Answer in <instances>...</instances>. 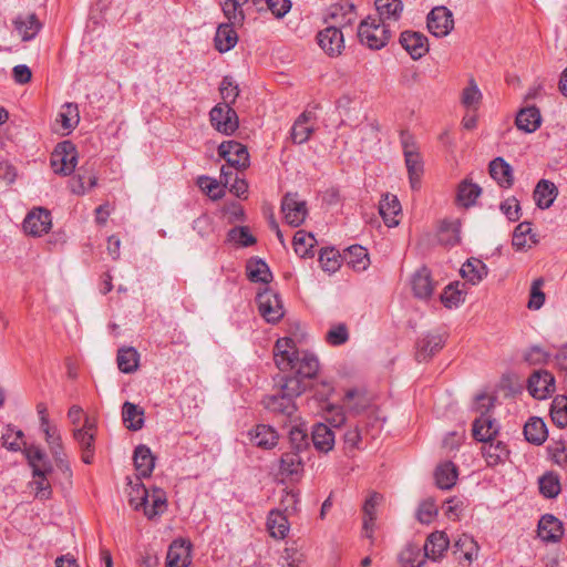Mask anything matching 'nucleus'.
I'll return each instance as SVG.
<instances>
[{
  "mask_svg": "<svg viewBox=\"0 0 567 567\" xmlns=\"http://www.w3.org/2000/svg\"><path fill=\"white\" fill-rule=\"evenodd\" d=\"M542 117L537 107L522 109L516 115V126L526 133H533L540 126Z\"/></svg>",
  "mask_w": 567,
  "mask_h": 567,
  "instance_id": "obj_37",
  "label": "nucleus"
},
{
  "mask_svg": "<svg viewBox=\"0 0 567 567\" xmlns=\"http://www.w3.org/2000/svg\"><path fill=\"white\" fill-rule=\"evenodd\" d=\"M267 528L271 537L284 539L289 533L290 524L280 511L272 509L267 517Z\"/></svg>",
  "mask_w": 567,
  "mask_h": 567,
  "instance_id": "obj_38",
  "label": "nucleus"
},
{
  "mask_svg": "<svg viewBox=\"0 0 567 567\" xmlns=\"http://www.w3.org/2000/svg\"><path fill=\"white\" fill-rule=\"evenodd\" d=\"M249 434L251 442L261 449H272L278 442V434L270 425L258 424Z\"/></svg>",
  "mask_w": 567,
  "mask_h": 567,
  "instance_id": "obj_30",
  "label": "nucleus"
},
{
  "mask_svg": "<svg viewBox=\"0 0 567 567\" xmlns=\"http://www.w3.org/2000/svg\"><path fill=\"white\" fill-rule=\"evenodd\" d=\"M236 24L237 23L228 21L227 23H220L218 25L214 38L215 48L218 52H228L237 44L238 35L234 29Z\"/></svg>",
  "mask_w": 567,
  "mask_h": 567,
  "instance_id": "obj_23",
  "label": "nucleus"
},
{
  "mask_svg": "<svg viewBox=\"0 0 567 567\" xmlns=\"http://www.w3.org/2000/svg\"><path fill=\"white\" fill-rule=\"evenodd\" d=\"M527 390L537 400H545L555 391V378L546 370L534 371L528 378Z\"/></svg>",
  "mask_w": 567,
  "mask_h": 567,
  "instance_id": "obj_10",
  "label": "nucleus"
},
{
  "mask_svg": "<svg viewBox=\"0 0 567 567\" xmlns=\"http://www.w3.org/2000/svg\"><path fill=\"white\" fill-rule=\"evenodd\" d=\"M344 259L355 271L365 270L370 264L368 250L360 245L350 246L344 252Z\"/></svg>",
  "mask_w": 567,
  "mask_h": 567,
  "instance_id": "obj_43",
  "label": "nucleus"
},
{
  "mask_svg": "<svg viewBox=\"0 0 567 567\" xmlns=\"http://www.w3.org/2000/svg\"><path fill=\"white\" fill-rule=\"evenodd\" d=\"M461 224L458 220H444L439 229V241L443 246L453 247L461 241Z\"/></svg>",
  "mask_w": 567,
  "mask_h": 567,
  "instance_id": "obj_45",
  "label": "nucleus"
},
{
  "mask_svg": "<svg viewBox=\"0 0 567 567\" xmlns=\"http://www.w3.org/2000/svg\"><path fill=\"white\" fill-rule=\"evenodd\" d=\"M481 192L482 189L478 185L465 179L458 185L456 200L460 205L470 207L475 203Z\"/></svg>",
  "mask_w": 567,
  "mask_h": 567,
  "instance_id": "obj_56",
  "label": "nucleus"
},
{
  "mask_svg": "<svg viewBox=\"0 0 567 567\" xmlns=\"http://www.w3.org/2000/svg\"><path fill=\"white\" fill-rule=\"evenodd\" d=\"M357 392L354 390H349L346 393L344 400H343V406H334L331 405L327 410V421L333 426V427H340L344 424L347 417L344 413V408L349 409L350 411L354 413H359L361 410H363V405H352L351 401L354 399Z\"/></svg>",
  "mask_w": 567,
  "mask_h": 567,
  "instance_id": "obj_18",
  "label": "nucleus"
},
{
  "mask_svg": "<svg viewBox=\"0 0 567 567\" xmlns=\"http://www.w3.org/2000/svg\"><path fill=\"white\" fill-rule=\"evenodd\" d=\"M317 240L315 236L305 230H298L293 236V248L297 255L301 258L312 257L315 255L313 248Z\"/></svg>",
  "mask_w": 567,
  "mask_h": 567,
  "instance_id": "obj_51",
  "label": "nucleus"
},
{
  "mask_svg": "<svg viewBox=\"0 0 567 567\" xmlns=\"http://www.w3.org/2000/svg\"><path fill=\"white\" fill-rule=\"evenodd\" d=\"M262 403L267 410L286 416H291L297 410L291 398L282 392L265 396Z\"/></svg>",
  "mask_w": 567,
  "mask_h": 567,
  "instance_id": "obj_27",
  "label": "nucleus"
},
{
  "mask_svg": "<svg viewBox=\"0 0 567 567\" xmlns=\"http://www.w3.org/2000/svg\"><path fill=\"white\" fill-rule=\"evenodd\" d=\"M482 100V93L474 79H470L468 85L462 91L461 102L466 109L477 110Z\"/></svg>",
  "mask_w": 567,
  "mask_h": 567,
  "instance_id": "obj_58",
  "label": "nucleus"
},
{
  "mask_svg": "<svg viewBox=\"0 0 567 567\" xmlns=\"http://www.w3.org/2000/svg\"><path fill=\"white\" fill-rule=\"evenodd\" d=\"M190 550V543L174 540L167 550L166 567H188L192 563Z\"/></svg>",
  "mask_w": 567,
  "mask_h": 567,
  "instance_id": "obj_16",
  "label": "nucleus"
},
{
  "mask_svg": "<svg viewBox=\"0 0 567 567\" xmlns=\"http://www.w3.org/2000/svg\"><path fill=\"white\" fill-rule=\"evenodd\" d=\"M290 450L302 453L309 449L307 431L300 426H293L289 431Z\"/></svg>",
  "mask_w": 567,
  "mask_h": 567,
  "instance_id": "obj_62",
  "label": "nucleus"
},
{
  "mask_svg": "<svg viewBox=\"0 0 567 567\" xmlns=\"http://www.w3.org/2000/svg\"><path fill=\"white\" fill-rule=\"evenodd\" d=\"M167 508V498L166 493L159 488L155 487L150 493V498L146 505L143 507L144 515L148 519H153L156 516L163 514Z\"/></svg>",
  "mask_w": 567,
  "mask_h": 567,
  "instance_id": "obj_36",
  "label": "nucleus"
},
{
  "mask_svg": "<svg viewBox=\"0 0 567 567\" xmlns=\"http://www.w3.org/2000/svg\"><path fill=\"white\" fill-rule=\"evenodd\" d=\"M197 185L214 200L220 199L225 195V192L220 187L219 183L208 176H199L197 179Z\"/></svg>",
  "mask_w": 567,
  "mask_h": 567,
  "instance_id": "obj_64",
  "label": "nucleus"
},
{
  "mask_svg": "<svg viewBox=\"0 0 567 567\" xmlns=\"http://www.w3.org/2000/svg\"><path fill=\"white\" fill-rule=\"evenodd\" d=\"M148 498L150 492L143 483H136L128 493V503L135 511L143 509Z\"/></svg>",
  "mask_w": 567,
  "mask_h": 567,
  "instance_id": "obj_61",
  "label": "nucleus"
},
{
  "mask_svg": "<svg viewBox=\"0 0 567 567\" xmlns=\"http://www.w3.org/2000/svg\"><path fill=\"white\" fill-rule=\"evenodd\" d=\"M303 561L305 555L296 542L287 545L278 558V565L281 567H300Z\"/></svg>",
  "mask_w": 567,
  "mask_h": 567,
  "instance_id": "obj_54",
  "label": "nucleus"
},
{
  "mask_svg": "<svg viewBox=\"0 0 567 567\" xmlns=\"http://www.w3.org/2000/svg\"><path fill=\"white\" fill-rule=\"evenodd\" d=\"M212 126L224 135H231L239 126V120L233 106L216 104L209 112Z\"/></svg>",
  "mask_w": 567,
  "mask_h": 567,
  "instance_id": "obj_7",
  "label": "nucleus"
},
{
  "mask_svg": "<svg viewBox=\"0 0 567 567\" xmlns=\"http://www.w3.org/2000/svg\"><path fill=\"white\" fill-rule=\"evenodd\" d=\"M450 545V540L444 532H433L431 533L423 546V553L426 558L432 560L440 559L443 554L447 550Z\"/></svg>",
  "mask_w": 567,
  "mask_h": 567,
  "instance_id": "obj_22",
  "label": "nucleus"
},
{
  "mask_svg": "<svg viewBox=\"0 0 567 567\" xmlns=\"http://www.w3.org/2000/svg\"><path fill=\"white\" fill-rule=\"evenodd\" d=\"M391 35L390 24L379 21L375 17H367L358 27V38L361 44L371 50L384 48Z\"/></svg>",
  "mask_w": 567,
  "mask_h": 567,
  "instance_id": "obj_3",
  "label": "nucleus"
},
{
  "mask_svg": "<svg viewBox=\"0 0 567 567\" xmlns=\"http://www.w3.org/2000/svg\"><path fill=\"white\" fill-rule=\"evenodd\" d=\"M259 315L268 323L279 322L284 315V306L279 295L270 288H265L256 297Z\"/></svg>",
  "mask_w": 567,
  "mask_h": 567,
  "instance_id": "obj_5",
  "label": "nucleus"
},
{
  "mask_svg": "<svg viewBox=\"0 0 567 567\" xmlns=\"http://www.w3.org/2000/svg\"><path fill=\"white\" fill-rule=\"evenodd\" d=\"M281 212L288 225L298 227L306 219L307 205L305 200L299 199L298 194L288 193L282 198Z\"/></svg>",
  "mask_w": 567,
  "mask_h": 567,
  "instance_id": "obj_11",
  "label": "nucleus"
},
{
  "mask_svg": "<svg viewBox=\"0 0 567 567\" xmlns=\"http://www.w3.org/2000/svg\"><path fill=\"white\" fill-rule=\"evenodd\" d=\"M135 470L138 474V480L142 477H150L155 467V456L148 446L140 444L135 447L133 454Z\"/></svg>",
  "mask_w": 567,
  "mask_h": 567,
  "instance_id": "obj_21",
  "label": "nucleus"
},
{
  "mask_svg": "<svg viewBox=\"0 0 567 567\" xmlns=\"http://www.w3.org/2000/svg\"><path fill=\"white\" fill-rule=\"evenodd\" d=\"M220 183L224 187H229L230 193L239 198L244 197L248 192L247 182L240 178L238 174H234L231 169L226 166H221Z\"/></svg>",
  "mask_w": 567,
  "mask_h": 567,
  "instance_id": "obj_41",
  "label": "nucleus"
},
{
  "mask_svg": "<svg viewBox=\"0 0 567 567\" xmlns=\"http://www.w3.org/2000/svg\"><path fill=\"white\" fill-rule=\"evenodd\" d=\"M465 284H461L460 281H454L447 285L442 295L441 301L446 308H457L465 301L466 292L462 289Z\"/></svg>",
  "mask_w": 567,
  "mask_h": 567,
  "instance_id": "obj_46",
  "label": "nucleus"
},
{
  "mask_svg": "<svg viewBox=\"0 0 567 567\" xmlns=\"http://www.w3.org/2000/svg\"><path fill=\"white\" fill-rule=\"evenodd\" d=\"M140 354L132 348H121L117 351L116 362L121 372L133 373L138 368Z\"/></svg>",
  "mask_w": 567,
  "mask_h": 567,
  "instance_id": "obj_52",
  "label": "nucleus"
},
{
  "mask_svg": "<svg viewBox=\"0 0 567 567\" xmlns=\"http://www.w3.org/2000/svg\"><path fill=\"white\" fill-rule=\"evenodd\" d=\"M426 560L421 547L414 544L406 545L399 554L401 567H422Z\"/></svg>",
  "mask_w": 567,
  "mask_h": 567,
  "instance_id": "obj_48",
  "label": "nucleus"
},
{
  "mask_svg": "<svg viewBox=\"0 0 567 567\" xmlns=\"http://www.w3.org/2000/svg\"><path fill=\"white\" fill-rule=\"evenodd\" d=\"M488 168L491 177L496 181L501 187L508 188L513 185V169L503 157H496L491 161Z\"/></svg>",
  "mask_w": 567,
  "mask_h": 567,
  "instance_id": "obj_26",
  "label": "nucleus"
},
{
  "mask_svg": "<svg viewBox=\"0 0 567 567\" xmlns=\"http://www.w3.org/2000/svg\"><path fill=\"white\" fill-rule=\"evenodd\" d=\"M13 25L22 41L33 40L42 29V23L35 13L20 14L13 20Z\"/></svg>",
  "mask_w": 567,
  "mask_h": 567,
  "instance_id": "obj_20",
  "label": "nucleus"
},
{
  "mask_svg": "<svg viewBox=\"0 0 567 567\" xmlns=\"http://www.w3.org/2000/svg\"><path fill=\"white\" fill-rule=\"evenodd\" d=\"M311 440L313 446L319 452L327 453L331 451L334 446V434L331 431V429L323 423H317L316 425H313L311 432Z\"/></svg>",
  "mask_w": 567,
  "mask_h": 567,
  "instance_id": "obj_31",
  "label": "nucleus"
},
{
  "mask_svg": "<svg viewBox=\"0 0 567 567\" xmlns=\"http://www.w3.org/2000/svg\"><path fill=\"white\" fill-rule=\"evenodd\" d=\"M401 204L395 195L390 193L383 195L379 204V213L388 227L399 225L396 217L401 214Z\"/></svg>",
  "mask_w": 567,
  "mask_h": 567,
  "instance_id": "obj_24",
  "label": "nucleus"
},
{
  "mask_svg": "<svg viewBox=\"0 0 567 567\" xmlns=\"http://www.w3.org/2000/svg\"><path fill=\"white\" fill-rule=\"evenodd\" d=\"M457 480V468L452 462H444L436 467L435 481L441 489L452 488Z\"/></svg>",
  "mask_w": 567,
  "mask_h": 567,
  "instance_id": "obj_47",
  "label": "nucleus"
},
{
  "mask_svg": "<svg viewBox=\"0 0 567 567\" xmlns=\"http://www.w3.org/2000/svg\"><path fill=\"white\" fill-rule=\"evenodd\" d=\"M319 47L331 58L339 56L344 49L342 31L337 27H328L317 35Z\"/></svg>",
  "mask_w": 567,
  "mask_h": 567,
  "instance_id": "obj_12",
  "label": "nucleus"
},
{
  "mask_svg": "<svg viewBox=\"0 0 567 567\" xmlns=\"http://www.w3.org/2000/svg\"><path fill=\"white\" fill-rule=\"evenodd\" d=\"M275 362L279 370H293L302 379H312L319 371L318 358L306 351H298L291 338H280L275 344Z\"/></svg>",
  "mask_w": 567,
  "mask_h": 567,
  "instance_id": "obj_2",
  "label": "nucleus"
},
{
  "mask_svg": "<svg viewBox=\"0 0 567 567\" xmlns=\"http://www.w3.org/2000/svg\"><path fill=\"white\" fill-rule=\"evenodd\" d=\"M97 178L91 173H79L76 177L71 181V190L76 195H82L86 190L92 189L96 185Z\"/></svg>",
  "mask_w": 567,
  "mask_h": 567,
  "instance_id": "obj_60",
  "label": "nucleus"
},
{
  "mask_svg": "<svg viewBox=\"0 0 567 567\" xmlns=\"http://www.w3.org/2000/svg\"><path fill=\"white\" fill-rule=\"evenodd\" d=\"M303 470V458L301 453L288 451L281 455L280 472L288 476L298 475Z\"/></svg>",
  "mask_w": 567,
  "mask_h": 567,
  "instance_id": "obj_53",
  "label": "nucleus"
},
{
  "mask_svg": "<svg viewBox=\"0 0 567 567\" xmlns=\"http://www.w3.org/2000/svg\"><path fill=\"white\" fill-rule=\"evenodd\" d=\"M218 155L227 163V168L246 169L250 164L249 153L245 145L236 141H225L218 146Z\"/></svg>",
  "mask_w": 567,
  "mask_h": 567,
  "instance_id": "obj_8",
  "label": "nucleus"
},
{
  "mask_svg": "<svg viewBox=\"0 0 567 567\" xmlns=\"http://www.w3.org/2000/svg\"><path fill=\"white\" fill-rule=\"evenodd\" d=\"M25 457L33 470V476H43L44 473L52 471L51 465L47 462L45 453L35 445L24 447Z\"/></svg>",
  "mask_w": 567,
  "mask_h": 567,
  "instance_id": "obj_32",
  "label": "nucleus"
},
{
  "mask_svg": "<svg viewBox=\"0 0 567 567\" xmlns=\"http://www.w3.org/2000/svg\"><path fill=\"white\" fill-rule=\"evenodd\" d=\"M80 122V113L78 105L74 103H65L62 105L58 114L56 123L69 134L76 127Z\"/></svg>",
  "mask_w": 567,
  "mask_h": 567,
  "instance_id": "obj_50",
  "label": "nucleus"
},
{
  "mask_svg": "<svg viewBox=\"0 0 567 567\" xmlns=\"http://www.w3.org/2000/svg\"><path fill=\"white\" fill-rule=\"evenodd\" d=\"M312 114L310 112L301 113L295 121L290 137L295 144H302L307 142L313 132V127L309 125Z\"/></svg>",
  "mask_w": 567,
  "mask_h": 567,
  "instance_id": "obj_39",
  "label": "nucleus"
},
{
  "mask_svg": "<svg viewBox=\"0 0 567 567\" xmlns=\"http://www.w3.org/2000/svg\"><path fill=\"white\" fill-rule=\"evenodd\" d=\"M246 272L252 282L268 284L272 279L268 265L261 259H250L246 265Z\"/></svg>",
  "mask_w": 567,
  "mask_h": 567,
  "instance_id": "obj_49",
  "label": "nucleus"
},
{
  "mask_svg": "<svg viewBox=\"0 0 567 567\" xmlns=\"http://www.w3.org/2000/svg\"><path fill=\"white\" fill-rule=\"evenodd\" d=\"M427 29L437 38L447 35L454 28L452 12L446 7H435L427 14Z\"/></svg>",
  "mask_w": 567,
  "mask_h": 567,
  "instance_id": "obj_9",
  "label": "nucleus"
},
{
  "mask_svg": "<svg viewBox=\"0 0 567 567\" xmlns=\"http://www.w3.org/2000/svg\"><path fill=\"white\" fill-rule=\"evenodd\" d=\"M378 20L383 23L396 22L403 12L402 0H374Z\"/></svg>",
  "mask_w": 567,
  "mask_h": 567,
  "instance_id": "obj_25",
  "label": "nucleus"
},
{
  "mask_svg": "<svg viewBox=\"0 0 567 567\" xmlns=\"http://www.w3.org/2000/svg\"><path fill=\"white\" fill-rule=\"evenodd\" d=\"M537 243L538 239L536 238V234L533 233L530 223L523 221L516 226L513 234L512 245L517 250H525L526 248H532Z\"/></svg>",
  "mask_w": 567,
  "mask_h": 567,
  "instance_id": "obj_33",
  "label": "nucleus"
},
{
  "mask_svg": "<svg viewBox=\"0 0 567 567\" xmlns=\"http://www.w3.org/2000/svg\"><path fill=\"white\" fill-rule=\"evenodd\" d=\"M401 141L410 185L411 188L415 190L419 189L421 186V176L423 175V162L410 135H402Z\"/></svg>",
  "mask_w": 567,
  "mask_h": 567,
  "instance_id": "obj_6",
  "label": "nucleus"
},
{
  "mask_svg": "<svg viewBox=\"0 0 567 567\" xmlns=\"http://www.w3.org/2000/svg\"><path fill=\"white\" fill-rule=\"evenodd\" d=\"M442 334L427 333L416 342L415 358L419 362L427 361L437 353L444 346Z\"/></svg>",
  "mask_w": 567,
  "mask_h": 567,
  "instance_id": "obj_17",
  "label": "nucleus"
},
{
  "mask_svg": "<svg viewBox=\"0 0 567 567\" xmlns=\"http://www.w3.org/2000/svg\"><path fill=\"white\" fill-rule=\"evenodd\" d=\"M382 495L379 493H372L370 496L365 499L363 505V534L367 538H372L373 533V525L374 520L377 518V506L382 501Z\"/></svg>",
  "mask_w": 567,
  "mask_h": 567,
  "instance_id": "obj_34",
  "label": "nucleus"
},
{
  "mask_svg": "<svg viewBox=\"0 0 567 567\" xmlns=\"http://www.w3.org/2000/svg\"><path fill=\"white\" fill-rule=\"evenodd\" d=\"M478 548L475 539L467 534H463L454 543V554H460L458 559H464L467 563H472L477 557Z\"/></svg>",
  "mask_w": 567,
  "mask_h": 567,
  "instance_id": "obj_44",
  "label": "nucleus"
},
{
  "mask_svg": "<svg viewBox=\"0 0 567 567\" xmlns=\"http://www.w3.org/2000/svg\"><path fill=\"white\" fill-rule=\"evenodd\" d=\"M73 437L82 451V461L91 464L94 457L95 425L86 419L82 427L73 431Z\"/></svg>",
  "mask_w": 567,
  "mask_h": 567,
  "instance_id": "obj_14",
  "label": "nucleus"
},
{
  "mask_svg": "<svg viewBox=\"0 0 567 567\" xmlns=\"http://www.w3.org/2000/svg\"><path fill=\"white\" fill-rule=\"evenodd\" d=\"M537 533L544 542L556 543L564 534L563 523L554 515L546 514L539 519Z\"/></svg>",
  "mask_w": 567,
  "mask_h": 567,
  "instance_id": "obj_19",
  "label": "nucleus"
},
{
  "mask_svg": "<svg viewBox=\"0 0 567 567\" xmlns=\"http://www.w3.org/2000/svg\"><path fill=\"white\" fill-rule=\"evenodd\" d=\"M550 417L554 424L558 427L564 429L567 426V396L557 395L550 408Z\"/></svg>",
  "mask_w": 567,
  "mask_h": 567,
  "instance_id": "obj_57",
  "label": "nucleus"
},
{
  "mask_svg": "<svg viewBox=\"0 0 567 567\" xmlns=\"http://www.w3.org/2000/svg\"><path fill=\"white\" fill-rule=\"evenodd\" d=\"M400 43L413 60H419L429 52L427 38L421 32H402Z\"/></svg>",
  "mask_w": 567,
  "mask_h": 567,
  "instance_id": "obj_15",
  "label": "nucleus"
},
{
  "mask_svg": "<svg viewBox=\"0 0 567 567\" xmlns=\"http://www.w3.org/2000/svg\"><path fill=\"white\" fill-rule=\"evenodd\" d=\"M539 492L547 498L556 497L560 492V483L556 475L545 474L539 478Z\"/></svg>",
  "mask_w": 567,
  "mask_h": 567,
  "instance_id": "obj_63",
  "label": "nucleus"
},
{
  "mask_svg": "<svg viewBox=\"0 0 567 567\" xmlns=\"http://www.w3.org/2000/svg\"><path fill=\"white\" fill-rule=\"evenodd\" d=\"M558 195L555 184L548 179H540L534 190V199L540 209L549 208Z\"/></svg>",
  "mask_w": 567,
  "mask_h": 567,
  "instance_id": "obj_28",
  "label": "nucleus"
},
{
  "mask_svg": "<svg viewBox=\"0 0 567 567\" xmlns=\"http://www.w3.org/2000/svg\"><path fill=\"white\" fill-rule=\"evenodd\" d=\"M525 439L534 444H543L548 435L545 422L540 417H530L524 426Z\"/></svg>",
  "mask_w": 567,
  "mask_h": 567,
  "instance_id": "obj_40",
  "label": "nucleus"
},
{
  "mask_svg": "<svg viewBox=\"0 0 567 567\" xmlns=\"http://www.w3.org/2000/svg\"><path fill=\"white\" fill-rule=\"evenodd\" d=\"M252 1L257 3L258 0ZM247 2L248 0H224L220 4L225 18L231 23H244L245 13L243 7Z\"/></svg>",
  "mask_w": 567,
  "mask_h": 567,
  "instance_id": "obj_55",
  "label": "nucleus"
},
{
  "mask_svg": "<svg viewBox=\"0 0 567 567\" xmlns=\"http://www.w3.org/2000/svg\"><path fill=\"white\" fill-rule=\"evenodd\" d=\"M460 272L467 282L471 285H477L487 276L488 270L482 260L477 258H470L465 264H463Z\"/></svg>",
  "mask_w": 567,
  "mask_h": 567,
  "instance_id": "obj_35",
  "label": "nucleus"
},
{
  "mask_svg": "<svg viewBox=\"0 0 567 567\" xmlns=\"http://www.w3.org/2000/svg\"><path fill=\"white\" fill-rule=\"evenodd\" d=\"M51 213L44 208L31 210L23 220L24 231L35 237L47 234L51 229Z\"/></svg>",
  "mask_w": 567,
  "mask_h": 567,
  "instance_id": "obj_13",
  "label": "nucleus"
},
{
  "mask_svg": "<svg viewBox=\"0 0 567 567\" xmlns=\"http://www.w3.org/2000/svg\"><path fill=\"white\" fill-rule=\"evenodd\" d=\"M78 164V152L70 141L59 143L51 154V167L55 174L71 175Z\"/></svg>",
  "mask_w": 567,
  "mask_h": 567,
  "instance_id": "obj_4",
  "label": "nucleus"
},
{
  "mask_svg": "<svg viewBox=\"0 0 567 567\" xmlns=\"http://www.w3.org/2000/svg\"><path fill=\"white\" fill-rule=\"evenodd\" d=\"M219 92L223 99V102L220 104H227L228 106H231L233 104H235L239 95V87L231 76L226 75L221 80Z\"/></svg>",
  "mask_w": 567,
  "mask_h": 567,
  "instance_id": "obj_59",
  "label": "nucleus"
},
{
  "mask_svg": "<svg viewBox=\"0 0 567 567\" xmlns=\"http://www.w3.org/2000/svg\"><path fill=\"white\" fill-rule=\"evenodd\" d=\"M412 289L414 296L421 299L430 298L434 290V284L431 279V272L426 267L415 271L412 277Z\"/></svg>",
  "mask_w": 567,
  "mask_h": 567,
  "instance_id": "obj_29",
  "label": "nucleus"
},
{
  "mask_svg": "<svg viewBox=\"0 0 567 567\" xmlns=\"http://www.w3.org/2000/svg\"><path fill=\"white\" fill-rule=\"evenodd\" d=\"M123 422L130 431H138L144 426V410L126 401L122 406Z\"/></svg>",
  "mask_w": 567,
  "mask_h": 567,
  "instance_id": "obj_42",
  "label": "nucleus"
},
{
  "mask_svg": "<svg viewBox=\"0 0 567 567\" xmlns=\"http://www.w3.org/2000/svg\"><path fill=\"white\" fill-rule=\"evenodd\" d=\"M494 406V399L485 393H481L475 399L474 409L481 415L473 422V436L475 440L483 442V456L488 466H496L508 460L509 450L502 441H494L498 433L496 421L489 415L491 409Z\"/></svg>",
  "mask_w": 567,
  "mask_h": 567,
  "instance_id": "obj_1",
  "label": "nucleus"
}]
</instances>
